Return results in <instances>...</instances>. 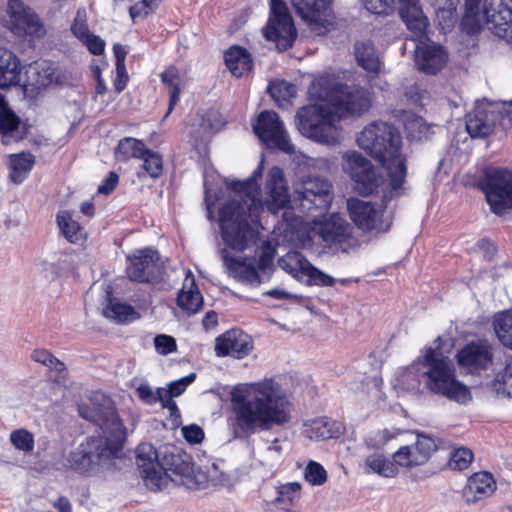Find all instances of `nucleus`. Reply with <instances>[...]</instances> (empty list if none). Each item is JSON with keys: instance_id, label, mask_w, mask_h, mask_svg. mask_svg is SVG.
I'll return each instance as SVG.
<instances>
[{"instance_id": "nucleus-8", "label": "nucleus", "mask_w": 512, "mask_h": 512, "mask_svg": "<svg viewBox=\"0 0 512 512\" xmlns=\"http://www.w3.org/2000/svg\"><path fill=\"white\" fill-rule=\"evenodd\" d=\"M422 364L427 368L425 384L431 392L462 403L470 399L468 387L456 379L454 367L439 349L426 347Z\"/></svg>"}, {"instance_id": "nucleus-52", "label": "nucleus", "mask_w": 512, "mask_h": 512, "mask_svg": "<svg viewBox=\"0 0 512 512\" xmlns=\"http://www.w3.org/2000/svg\"><path fill=\"white\" fill-rule=\"evenodd\" d=\"M138 397L146 404H155L163 400V396L158 394V388L156 391L150 387L147 383L140 384L137 389Z\"/></svg>"}, {"instance_id": "nucleus-9", "label": "nucleus", "mask_w": 512, "mask_h": 512, "mask_svg": "<svg viewBox=\"0 0 512 512\" xmlns=\"http://www.w3.org/2000/svg\"><path fill=\"white\" fill-rule=\"evenodd\" d=\"M491 213L504 217L512 212V171L507 168L487 169L479 181Z\"/></svg>"}, {"instance_id": "nucleus-5", "label": "nucleus", "mask_w": 512, "mask_h": 512, "mask_svg": "<svg viewBox=\"0 0 512 512\" xmlns=\"http://www.w3.org/2000/svg\"><path fill=\"white\" fill-rule=\"evenodd\" d=\"M356 142L386 171L387 183L383 188L382 203L386 205L393 198L401 196L408 175V165L398 129L387 122L373 121L364 127Z\"/></svg>"}, {"instance_id": "nucleus-53", "label": "nucleus", "mask_w": 512, "mask_h": 512, "mask_svg": "<svg viewBox=\"0 0 512 512\" xmlns=\"http://www.w3.org/2000/svg\"><path fill=\"white\" fill-rule=\"evenodd\" d=\"M182 435L190 444H198L204 439V431L197 424L182 427Z\"/></svg>"}, {"instance_id": "nucleus-36", "label": "nucleus", "mask_w": 512, "mask_h": 512, "mask_svg": "<svg viewBox=\"0 0 512 512\" xmlns=\"http://www.w3.org/2000/svg\"><path fill=\"white\" fill-rule=\"evenodd\" d=\"M400 16L405 22L407 29L413 34L415 40L422 43L428 39L427 29L429 21L422 10H419V14L411 12Z\"/></svg>"}, {"instance_id": "nucleus-39", "label": "nucleus", "mask_w": 512, "mask_h": 512, "mask_svg": "<svg viewBox=\"0 0 512 512\" xmlns=\"http://www.w3.org/2000/svg\"><path fill=\"white\" fill-rule=\"evenodd\" d=\"M492 385L497 395L512 398V356L506 359L504 368L496 373Z\"/></svg>"}, {"instance_id": "nucleus-60", "label": "nucleus", "mask_w": 512, "mask_h": 512, "mask_svg": "<svg viewBox=\"0 0 512 512\" xmlns=\"http://www.w3.org/2000/svg\"><path fill=\"white\" fill-rule=\"evenodd\" d=\"M71 31L81 42L91 34L86 21L79 19V16L75 18L71 26Z\"/></svg>"}, {"instance_id": "nucleus-31", "label": "nucleus", "mask_w": 512, "mask_h": 512, "mask_svg": "<svg viewBox=\"0 0 512 512\" xmlns=\"http://www.w3.org/2000/svg\"><path fill=\"white\" fill-rule=\"evenodd\" d=\"M177 305L189 315L197 313L202 308L203 297L195 284L193 276L190 279L188 289L184 285L179 291Z\"/></svg>"}, {"instance_id": "nucleus-55", "label": "nucleus", "mask_w": 512, "mask_h": 512, "mask_svg": "<svg viewBox=\"0 0 512 512\" xmlns=\"http://www.w3.org/2000/svg\"><path fill=\"white\" fill-rule=\"evenodd\" d=\"M82 43L87 47L93 55H101L105 49V42L99 36L90 34Z\"/></svg>"}, {"instance_id": "nucleus-27", "label": "nucleus", "mask_w": 512, "mask_h": 512, "mask_svg": "<svg viewBox=\"0 0 512 512\" xmlns=\"http://www.w3.org/2000/svg\"><path fill=\"white\" fill-rule=\"evenodd\" d=\"M494 122L484 109L474 110L466 115V131L471 138H487L494 132Z\"/></svg>"}, {"instance_id": "nucleus-48", "label": "nucleus", "mask_w": 512, "mask_h": 512, "mask_svg": "<svg viewBox=\"0 0 512 512\" xmlns=\"http://www.w3.org/2000/svg\"><path fill=\"white\" fill-rule=\"evenodd\" d=\"M304 478L313 486H321L327 480V472L320 463L310 460L305 468Z\"/></svg>"}, {"instance_id": "nucleus-41", "label": "nucleus", "mask_w": 512, "mask_h": 512, "mask_svg": "<svg viewBox=\"0 0 512 512\" xmlns=\"http://www.w3.org/2000/svg\"><path fill=\"white\" fill-rule=\"evenodd\" d=\"M268 91L271 97L282 106L281 102H288L296 96V86L286 80H276L268 85Z\"/></svg>"}, {"instance_id": "nucleus-33", "label": "nucleus", "mask_w": 512, "mask_h": 512, "mask_svg": "<svg viewBox=\"0 0 512 512\" xmlns=\"http://www.w3.org/2000/svg\"><path fill=\"white\" fill-rule=\"evenodd\" d=\"M147 149L142 140L125 137L115 148V157L120 161H127L131 158L140 159L144 157V153H147Z\"/></svg>"}, {"instance_id": "nucleus-2", "label": "nucleus", "mask_w": 512, "mask_h": 512, "mask_svg": "<svg viewBox=\"0 0 512 512\" xmlns=\"http://www.w3.org/2000/svg\"><path fill=\"white\" fill-rule=\"evenodd\" d=\"M232 416L228 424L233 438L244 439L290 421V403L281 385L272 378L231 392Z\"/></svg>"}, {"instance_id": "nucleus-21", "label": "nucleus", "mask_w": 512, "mask_h": 512, "mask_svg": "<svg viewBox=\"0 0 512 512\" xmlns=\"http://www.w3.org/2000/svg\"><path fill=\"white\" fill-rule=\"evenodd\" d=\"M315 231L325 245L338 250L348 237V224L339 213H333L329 217L315 221Z\"/></svg>"}, {"instance_id": "nucleus-15", "label": "nucleus", "mask_w": 512, "mask_h": 512, "mask_svg": "<svg viewBox=\"0 0 512 512\" xmlns=\"http://www.w3.org/2000/svg\"><path fill=\"white\" fill-rule=\"evenodd\" d=\"M296 14L318 35H325L333 27L330 0H290Z\"/></svg>"}, {"instance_id": "nucleus-16", "label": "nucleus", "mask_w": 512, "mask_h": 512, "mask_svg": "<svg viewBox=\"0 0 512 512\" xmlns=\"http://www.w3.org/2000/svg\"><path fill=\"white\" fill-rule=\"evenodd\" d=\"M455 358L459 367L480 374L493 364L494 349L487 340L470 341L457 351Z\"/></svg>"}, {"instance_id": "nucleus-20", "label": "nucleus", "mask_w": 512, "mask_h": 512, "mask_svg": "<svg viewBox=\"0 0 512 512\" xmlns=\"http://www.w3.org/2000/svg\"><path fill=\"white\" fill-rule=\"evenodd\" d=\"M253 349L251 337L238 329H231L215 340V353L218 357L231 356L242 359Z\"/></svg>"}, {"instance_id": "nucleus-17", "label": "nucleus", "mask_w": 512, "mask_h": 512, "mask_svg": "<svg viewBox=\"0 0 512 512\" xmlns=\"http://www.w3.org/2000/svg\"><path fill=\"white\" fill-rule=\"evenodd\" d=\"M159 254L151 248L138 250L127 257L126 273L130 280L144 283L152 282L160 275Z\"/></svg>"}, {"instance_id": "nucleus-24", "label": "nucleus", "mask_w": 512, "mask_h": 512, "mask_svg": "<svg viewBox=\"0 0 512 512\" xmlns=\"http://www.w3.org/2000/svg\"><path fill=\"white\" fill-rule=\"evenodd\" d=\"M496 489V481L493 475L487 471L472 474L464 489V495L468 501H479L491 495Z\"/></svg>"}, {"instance_id": "nucleus-64", "label": "nucleus", "mask_w": 512, "mask_h": 512, "mask_svg": "<svg viewBox=\"0 0 512 512\" xmlns=\"http://www.w3.org/2000/svg\"><path fill=\"white\" fill-rule=\"evenodd\" d=\"M53 507L59 512H71L72 506L67 497L60 496L54 503Z\"/></svg>"}, {"instance_id": "nucleus-57", "label": "nucleus", "mask_w": 512, "mask_h": 512, "mask_svg": "<svg viewBox=\"0 0 512 512\" xmlns=\"http://www.w3.org/2000/svg\"><path fill=\"white\" fill-rule=\"evenodd\" d=\"M119 183V176L111 171L107 177L102 181L98 187V193L103 195H109L117 187Z\"/></svg>"}, {"instance_id": "nucleus-40", "label": "nucleus", "mask_w": 512, "mask_h": 512, "mask_svg": "<svg viewBox=\"0 0 512 512\" xmlns=\"http://www.w3.org/2000/svg\"><path fill=\"white\" fill-rule=\"evenodd\" d=\"M365 464L372 472L387 478L395 477L399 472L395 461H390L382 455H369Z\"/></svg>"}, {"instance_id": "nucleus-29", "label": "nucleus", "mask_w": 512, "mask_h": 512, "mask_svg": "<svg viewBox=\"0 0 512 512\" xmlns=\"http://www.w3.org/2000/svg\"><path fill=\"white\" fill-rule=\"evenodd\" d=\"M19 117L8 107L3 96H0V134L3 144L11 141H18L21 137L18 134Z\"/></svg>"}, {"instance_id": "nucleus-59", "label": "nucleus", "mask_w": 512, "mask_h": 512, "mask_svg": "<svg viewBox=\"0 0 512 512\" xmlns=\"http://www.w3.org/2000/svg\"><path fill=\"white\" fill-rule=\"evenodd\" d=\"M400 432H391L388 429L378 430L371 438L372 445L376 447L384 446L390 440L395 438Z\"/></svg>"}, {"instance_id": "nucleus-1", "label": "nucleus", "mask_w": 512, "mask_h": 512, "mask_svg": "<svg viewBox=\"0 0 512 512\" xmlns=\"http://www.w3.org/2000/svg\"><path fill=\"white\" fill-rule=\"evenodd\" d=\"M263 160L254 170L251 177L245 181L226 182L233 196L219 209V226L221 237L226 247L220 250L221 259L230 276L238 282L258 287L267 282L255 266V258L233 256L228 248L242 252L249 242L255 238V231L249 223V218L257 216L264 207L276 214L287 206L290 201L287 182L281 168L272 167L267 175L265 184V200L262 201L257 181L261 179Z\"/></svg>"}, {"instance_id": "nucleus-11", "label": "nucleus", "mask_w": 512, "mask_h": 512, "mask_svg": "<svg viewBox=\"0 0 512 512\" xmlns=\"http://www.w3.org/2000/svg\"><path fill=\"white\" fill-rule=\"evenodd\" d=\"M284 271L308 285L333 286L337 281L334 277L312 265L300 252H288L278 260Z\"/></svg>"}, {"instance_id": "nucleus-58", "label": "nucleus", "mask_w": 512, "mask_h": 512, "mask_svg": "<svg viewBox=\"0 0 512 512\" xmlns=\"http://www.w3.org/2000/svg\"><path fill=\"white\" fill-rule=\"evenodd\" d=\"M31 358L35 362L41 363L48 368H52L55 356L46 349H35L31 355Z\"/></svg>"}, {"instance_id": "nucleus-51", "label": "nucleus", "mask_w": 512, "mask_h": 512, "mask_svg": "<svg viewBox=\"0 0 512 512\" xmlns=\"http://www.w3.org/2000/svg\"><path fill=\"white\" fill-rule=\"evenodd\" d=\"M156 351L161 355H168L177 349L176 341L172 336L160 334L154 339Z\"/></svg>"}, {"instance_id": "nucleus-14", "label": "nucleus", "mask_w": 512, "mask_h": 512, "mask_svg": "<svg viewBox=\"0 0 512 512\" xmlns=\"http://www.w3.org/2000/svg\"><path fill=\"white\" fill-rule=\"evenodd\" d=\"M9 28L17 36L41 38L46 29L38 15L21 0H9L7 6Z\"/></svg>"}, {"instance_id": "nucleus-62", "label": "nucleus", "mask_w": 512, "mask_h": 512, "mask_svg": "<svg viewBox=\"0 0 512 512\" xmlns=\"http://www.w3.org/2000/svg\"><path fill=\"white\" fill-rule=\"evenodd\" d=\"M129 14H130V17L133 20V22L142 20L149 15L148 11L146 10V8L144 7V5L141 1L130 6Z\"/></svg>"}, {"instance_id": "nucleus-54", "label": "nucleus", "mask_w": 512, "mask_h": 512, "mask_svg": "<svg viewBox=\"0 0 512 512\" xmlns=\"http://www.w3.org/2000/svg\"><path fill=\"white\" fill-rule=\"evenodd\" d=\"M264 443L267 458L273 461H279L283 453L282 441L279 438H275L271 441L265 440Z\"/></svg>"}, {"instance_id": "nucleus-46", "label": "nucleus", "mask_w": 512, "mask_h": 512, "mask_svg": "<svg viewBox=\"0 0 512 512\" xmlns=\"http://www.w3.org/2000/svg\"><path fill=\"white\" fill-rule=\"evenodd\" d=\"M275 257V248L270 243L266 242L262 248L259 258L255 259V266L263 276H267L268 280L271 278L273 271V260Z\"/></svg>"}, {"instance_id": "nucleus-7", "label": "nucleus", "mask_w": 512, "mask_h": 512, "mask_svg": "<svg viewBox=\"0 0 512 512\" xmlns=\"http://www.w3.org/2000/svg\"><path fill=\"white\" fill-rule=\"evenodd\" d=\"M481 6L465 4L460 26L463 32L473 36L482 30L483 22L493 34L512 45V0H485Z\"/></svg>"}, {"instance_id": "nucleus-10", "label": "nucleus", "mask_w": 512, "mask_h": 512, "mask_svg": "<svg viewBox=\"0 0 512 512\" xmlns=\"http://www.w3.org/2000/svg\"><path fill=\"white\" fill-rule=\"evenodd\" d=\"M263 34L267 40L275 42L280 51H286L292 47L297 31L283 0H270V16Z\"/></svg>"}, {"instance_id": "nucleus-32", "label": "nucleus", "mask_w": 512, "mask_h": 512, "mask_svg": "<svg viewBox=\"0 0 512 512\" xmlns=\"http://www.w3.org/2000/svg\"><path fill=\"white\" fill-rule=\"evenodd\" d=\"M35 158L31 153L12 154L9 157L10 179L16 184L23 182L32 170Z\"/></svg>"}, {"instance_id": "nucleus-30", "label": "nucleus", "mask_w": 512, "mask_h": 512, "mask_svg": "<svg viewBox=\"0 0 512 512\" xmlns=\"http://www.w3.org/2000/svg\"><path fill=\"white\" fill-rule=\"evenodd\" d=\"M225 63L236 77L249 72L253 66L251 55L240 46H233L225 52Z\"/></svg>"}, {"instance_id": "nucleus-3", "label": "nucleus", "mask_w": 512, "mask_h": 512, "mask_svg": "<svg viewBox=\"0 0 512 512\" xmlns=\"http://www.w3.org/2000/svg\"><path fill=\"white\" fill-rule=\"evenodd\" d=\"M311 98L327 105H307L296 113L299 132L315 142L334 145L339 142L337 123L352 113V89L334 74L315 79L309 89Z\"/></svg>"}, {"instance_id": "nucleus-49", "label": "nucleus", "mask_w": 512, "mask_h": 512, "mask_svg": "<svg viewBox=\"0 0 512 512\" xmlns=\"http://www.w3.org/2000/svg\"><path fill=\"white\" fill-rule=\"evenodd\" d=\"M372 105V97L369 90L354 85V116L367 112Z\"/></svg>"}, {"instance_id": "nucleus-18", "label": "nucleus", "mask_w": 512, "mask_h": 512, "mask_svg": "<svg viewBox=\"0 0 512 512\" xmlns=\"http://www.w3.org/2000/svg\"><path fill=\"white\" fill-rule=\"evenodd\" d=\"M383 184L380 168L361 153L354 151V192L370 196L377 193Z\"/></svg>"}, {"instance_id": "nucleus-4", "label": "nucleus", "mask_w": 512, "mask_h": 512, "mask_svg": "<svg viewBox=\"0 0 512 512\" xmlns=\"http://www.w3.org/2000/svg\"><path fill=\"white\" fill-rule=\"evenodd\" d=\"M78 413L98 426L102 436L90 437L81 443L68 456L69 467L80 473L94 472L97 468H109L113 460L122 452L127 429L119 418L116 408L109 398L102 403L79 404Z\"/></svg>"}, {"instance_id": "nucleus-23", "label": "nucleus", "mask_w": 512, "mask_h": 512, "mask_svg": "<svg viewBox=\"0 0 512 512\" xmlns=\"http://www.w3.org/2000/svg\"><path fill=\"white\" fill-rule=\"evenodd\" d=\"M384 209L377 203L354 198V226L364 232L379 229L382 225Z\"/></svg>"}, {"instance_id": "nucleus-42", "label": "nucleus", "mask_w": 512, "mask_h": 512, "mask_svg": "<svg viewBox=\"0 0 512 512\" xmlns=\"http://www.w3.org/2000/svg\"><path fill=\"white\" fill-rule=\"evenodd\" d=\"M10 442L16 450L30 454L34 450V435L25 428L15 429L10 433Z\"/></svg>"}, {"instance_id": "nucleus-28", "label": "nucleus", "mask_w": 512, "mask_h": 512, "mask_svg": "<svg viewBox=\"0 0 512 512\" xmlns=\"http://www.w3.org/2000/svg\"><path fill=\"white\" fill-rule=\"evenodd\" d=\"M354 56L357 64L365 71L376 76L381 69V61L371 41L354 44Z\"/></svg>"}, {"instance_id": "nucleus-19", "label": "nucleus", "mask_w": 512, "mask_h": 512, "mask_svg": "<svg viewBox=\"0 0 512 512\" xmlns=\"http://www.w3.org/2000/svg\"><path fill=\"white\" fill-rule=\"evenodd\" d=\"M435 439L423 433L417 434V440L412 445L401 446L394 454L393 460L397 466L412 468L425 464L432 453L437 450Z\"/></svg>"}, {"instance_id": "nucleus-26", "label": "nucleus", "mask_w": 512, "mask_h": 512, "mask_svg": "<svg viewBox=\"0 0 512 512\" xmlns=\"http://www.w3.org/2000/svg\"><path fill=\"white\" fill-rule=\"evenodd\" d=\"M19 58L9 49L0 47V88L15 86L20 82Z\"/></svg>"}, {"instance_id": "nucleus-45", "label": "nucleus", "mask_w": 512, "mask_h": 512, "mask_svg": "<svg viewBox=\"0 0 512 512\" xmlns=\"http://www.w3.org/2000/svg\"><path fill=\"white\" fill-rule=\"evenodd\" d=\"M143 161V169L151 178H159L163 173V159L162 156L151 150L147 149L144 157L140 158Z\"/></svg>"}, {"instance_id": "nucleus-37", "label": "nucleus", "mask_w": 512, "mask_h": 512, "mask_svg": "<svg viewBox=\"0 0 512 512\" xmlns=\"http://www.w3.org/2000/svg\"><path fill=\"white\" fill-rule=\"evenodd\" d=\"M106 318L112 319L117 323L131 322L138 317L135 309L126 303L115 302L109 298L107 306L103 310Z\"/></svg>"}, {"instance_id": "nucleus-47", "label": "nucleus", "mask_w": 512, "mask_h": 512, "mask_svg": "<svg viewBox=\"0 0 512 512\" xmlns=\"http://www.w3.org/2000/svg\"><path fill=\"white\" fill-rule=\"evenodd\" d=\"M196 379L195 373H190L185 377H182L178 380L172 381L168 385V389L165 388H158V394L162 395L164 398L170 397L173 399V397L180 396L186 388L194 382Z\"/></svg>"}, {"instance_id": "nucleus-25", "label": "nucleus", "mask_w": 512, "mask_h": 512, "mask_svg": "<svg viewBox=\"0 0 512 512\" xmlns=\"http://www.w3.org/2000/svg\"><path fill=\"white\" fill-rule=\"evenodd\" d=\"M345 428L339 421L328 417H319L305 424V433L312 440H328L338 438Z\"/></svg>"}, {"instance_id": "nucleus-22", "label": "nucleus", "mask_w": 512, "mask_h": 512, "mask_svg": "<svg viewBox=\"0 0 512 512\" xmlns=\"http://www.w3.org/2000/svg\"><path fill=\"white\" fill-rule=\"evenodd\" d=\"M447 61V52L441 45H429L422 42L416 47L415 62L419 70L425 74H437L445 67Z\"/></svg>"}, {"instance_id": "nucleus-63", "label": "nucleus", "mask_w": 512, "mask_h": 512, "mask_svg": "<svg viewBox=\"0 0 512 512\" xmlns=\"http://www.w3.org/2000/svg\"><path fill=\"white\" fill-rule=\"evenodd\" d=\"M161 405L163 408H167L170 411V416L174 418L175 420H180L181 415L180 411L178 409V406L176 402L170 398V397H163V400H161Z\"/></svg>"}, {"instance_id": "nucleus-6", "label": "nucleus", "mask_w": 512, "mask_h": 512, "mask_svg": "<svg viewBox=\"0 0 512 512\" xmlns=\"http://www.w3.org/2000/svg\"><path fill=\"white\" fill-rule=\"evenodd\" d=\"M136 464L145 485L153 491L161 490L169 480L188 489H198L201 481L192 458L180 447L164 444L155 448L141 443L136 449Z\"/></svg>"}, {"instance_id": "nucleus-35", "label": "nucleus", "mask_w": 512, "mask_h": 512, "mask_svg": "<svg viewBox=\"0 0 512 512\" xmlns=\"http://www.w3.org/2000/svg\"><path fill=\"white\" fill-rule=\"evenodd\" d=\"M61 234L71 243H78L83 239V230L68 211H60L56 216Z\"/></svg>"}, {"instance_id": "nucleus-61", "label": "nucleus", "mask_w": 512, "mask_h": 512, "mask_svg": "<svg viewBox=\"0 0 512 512\" xmlns=\"http://www.w3.org/2000/svg\"><path fill=\"white\" fill-rule=\"evenodd\" d=\"M400 8L399 14L404 15L408 13H418L422 10L420 0H399Z\"/></svg>"}, {"instance_id": "nucleus-56", "label": "nucleus", "mask_w": 512, "mask_h": 512, "mask_svg": "<svg viewBox=\"0 0 512 512\" xmlns=\"http://www.w3.org/2000/svg\"><path fill=\"white\" fill-rule=\"evenodd\" d=\"M476 246L488 261L492 260L497 253V245L491 239L482 238L477 242Z\"/></svg>"}, {"instance_id": "nucleus-50", "label": "nucleus", "mask_w": 512, "mask_h": 512, "mask_svg": "<svg viewBox=\"0 0 512 512\" xmlns=\"http://www.w3.org/2000/svg\"><path fill=\"white\" fill-rule=\"evenodd\" d=\"M367 11L375 15L388 16L394 11L395 0H361Z\"/></svg>"}, {"instance_id": "nucleus-43", "label": "nucleus", "mask_w": 512, "mask_h": 512, "mask_svg": "<svg viewBox=\"0 0 512 512\" xmlns=\"http://www.w3.org/2000/svg\"><path fill=\"white\" fill-rule=\"evenodd\" d=\"M474 459V454L467 447L454 448L449 457L448 465L452 470L463 471L467 469Z\"/></svg>"}, {"instance_id": "nucleus-12", "label": "nucleus", "mask_w": 512, "mask_h": 512, "mask_svg": "<svg viewBox=\"0 0 512 512\" xmlns=\"http://www.w3.org/2000/svg\"><path fill=\"white\" fill-rule=\"evenodd\" d=\"M253 130L259 139L269 148H277L285 153H293L294 146L276 112L262 111Z\"/></svg>"}, {"instance_id": "nucleus-34", "label": "nucleus", "mask_w": 512, "mask_h": 512, "mask_svg": "<svg viewBox=\"0 0 512 512\" xmlns=\"http://www.w3.org/2000/svg\"><path fill=\"white\" fill-rule=\"evenodd\" d=\"M493 329L499 341L512 350V308L494 316Z\"/></svg>"}, {"instance_id": "nucleus-44", "label": "nucleus", "mask_w": 512, "mask_h": 512, "mask_svg": "<svg viewBox=\"0 0 512 512\" xmlns=\"http://www.w3.org/2000/svg\"><path fill=\"white\" fill-rule=\"evenodd\" d=\"M301 484L289 482L277 488L275 501L279 504L294 505L300 498Z\"/></svg>"}, {"instance_id": "nucleus-38", "label": "nucleus", "mask_w": 512, "mask_h": 512, "mask_svg": "<svg viewBox=\"0 0 512 512\" xmlns=\"http://www.w3.org/2000/svg\"><path fill=\"white\" fill-rule=\"evenodd\" d=\"M162 82L167 86L169 92V105L164 118L173 111L174 107L179 101L180 87H179V74L175 67H169L161 74Z\"/></svg>"}, {"instance_id": "nucleus-13", "label": "nucleus", "mask_w": 512, "mask_h": 512, "mask_svg": "<svg viewBox=\"0 0 512 512\" xmlns=\"http://www.w3.org/2000/svg\"><path fill=\"white\" fill-rule=\"evenodd\" d=\"M331 184L319 177H310L296 186L295 200L300 202L303 212L326 211L332 202Z\"/></svg>"}]
</instances>
